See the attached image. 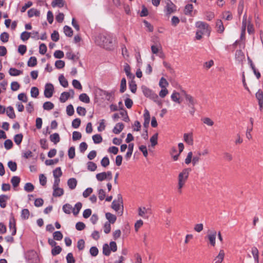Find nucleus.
Wrapping results in <instances>:
<instances>
[{
	"instance_id": "f257e3e1",
	"label": "nucleus",
	"mask_w": 263,
	"mask_h": 263,
	"mask_svg": "<svg viewBox=\"0 0 263 263\" xmlns=\"http://www.w3.org/2000/svg\"><path fill=\"white\" fill-rule=\"evenodd\" d=\"M113 38L111 35L107 33L99 34L95 37V41L98 46L110 50L113 47Z\"/></svg>"
},
{
	"instance_id": "f03ea898",
	"label": "nucleus",
	"mask_w": 263,
	"mask_h": 263,
	"mask_svg": "<svg viewBox=\"0 0 263 263\" xmlns=\"http://www.w3.org/2000/svg\"><path fill=\"white\" fill-rule=\"evenodd\" d=\"M195 26L197 28L196 33V39L197 40H200L202 36L204 35L208 36L210 35L211 28L207 23L199 21L196 23Z\"/></svg>"
},
{
	"instance_id": "7ed1b4c3",
	"label": "nucleus",
	"mask_w": 263,
	"mask_h": 263,
	"mask_svg": "<svg viewBox=\"0 0 263 263\" xmlns=\"http://www.w3.org/2000/svg\"><path fill=\"white\" fill-rule=\"evenodd\" d=\"M123 210V199L121 194H118L117 199L114 200L111 204V208L116 211H118L120 208Z\"/></svg>"
},
{
	"instance_id": "20e7f679",
	"label": "nucleus",
	"mask_w": 263,
	"mask_h": 263,
	"mask_svg": "<svg viewBox=\"0 0 263 263\" xmlns=\"http://www.w3.org/2000/svg\"><path fill=\"white\" fill-rule=\"evenodd\" d=\"M142 89L143 93L145 97L149 98L154 101H156V100L158 98V96L156 93L146 86H142Z\"/></svg>"
},
{
	"instance_id": "39448f33",
	"label": "nucleus",
	"mask_w": 263,
	"mask_h": 263,
	"mask_svg": "<svg viewBox=\"0 0 263 263\" xmlns=\"http://www.w3.org/2000/svg\"><path fill=\"white\" fill-rule=\"evenodd\" d=\"M96 178L99 181L105 180H110L112 179V173L110 171L102 172L96 175Z\"/></svg>"
},
{
	"instance_id": "423d86ee",
	"label": "nucleus",
	"mask_w": 263,
	"mask_h": 263,
	"mask_svg": "<svg viewBox=\"0 0 263 263\" xmlns=\"http://www.w3.org/2000/svg\"><path fill=\"white\" fill-rule=\"evenodd\" d=\"M151 214L152 210L150 208L146 209L145 207H139L138 208V215L143 218L148 219Z\"/></svg>"
},
{
	"instance_id": "0eeeda50",
	"label": "nucleus",
	"mask_w": 263,
	"mask_h": 263,
	"mask_svg": "<svg viewBox=\"0 0 263 263\" xmlns=\"http://www.w3.org/2000/svg\"><path fill=\"white\" fill-rule=\"evenodd\" d=\"M191 171V168H186L182 170L181 172L179 174L178 180L186 182L189 175L190 172Z\"/></svg>"
},
{
	"instance_id": "6e6552de",
	"label": "nucleus",
	"mask_w": 263,
	"mask_h": 263,
	"mask_svg": "<svg viewBox=\"0 0 263 263\" xmlns=\"http://www.w3.org/2000/svg\"><path fill=\"white\" fill-rule=\"evenodd\" d=\"M53 91V85L51 83L46 84L44 92L45 97L48 98H51L52 96Z\"/></svg>"
},
{
	"instance_id": "1a4fd4ad",
	"label": "nucleus",
	"mask_w": 263,
	"mask_h": 263,
	"mask_svg": "<svg viewBox=\"0 0 263 263\" xmlns=\"http://www.w3.org/2000/svg\"><path fill=\"white\" fill-rule=\"evenodd\" d=\"M185 99L187 102V104L190 107H193L196 104L197 101L192 96L185 93Z\"/></svg>"
},
{
	"instance_id": "9d476101",
	"label": "nucleus",
	"mask_w": 263,
	"mask_h": 263,
	"mask_svg": "<svg viewBox=\"0 0 263 263\" xmlns=\"http://www.w3.org/2000/svg\"><path fill=\"white\" fill-rule=\"evenodd\" d=\"M217 233L215 231H212L207 236L211 246L214 247L216 244V236Z\"/></svg>"
},
{
	"instance_id": "9b49d317",
	"label": "nucleus",
	"mask_w": 263,
	"mask_h": 263,
	"mask_svg": "<svg viewBox=\"0 0 263 263\" xmlns=\"http://www.w3.org/2000/svg\"><path fill=\"white\" fill-rule=\"evenodd\" d=\"M183 140L189 145H192L193 144V134L192 133L184 134Z\"/></svg>"
},
{
	"instance_id": "f8f14e48",
	"label": "nucleus",
	"mask_w": 263,
	"mask_h": 263,
	"mask_svg": "<svg viewBox=\"0 0 263 263\" xmlns=\"http://www.w3.org/2000/svg\"><path fill=\"white\" fill-rule=\"evenodd\" d=\"M53 193L52 195L54 197H61L64 194V190L63 189L57 187H52Z\"/></svg>"
},
{
	"instance_id": "ddd939ff",
	"label": "nucleus",
	"mask_w": 263,
	"mask_h": 263,
	"mask_svg": "<svg viewBox=\"0 0 263 263\" xmlns=\"http://www.w3.org/2000/svg\"><path fill=\"white\" fill-rule=\"evenodd\" d=\"M166 14L168 15L171 14L176 11V7L174 4L171 2L168 3L165 7Z\"/></svg>"
},
{
	"instance_id": "4468645a",
	"label": "nucleus",
	"mask_w": 263,
	"mask_h": 263,
	"mask_svg": "<svg viewBox=\"0 0 263 263\" xmlns=\"http://www.w3.org/2000/svg\"><path fill=\"white\" fill-rule=\"evenodd\" d=\"M225 253L223 250H220L218 255L215 258V263H222L224 259Z\"/></svg>"
},
{
	"instance_id": "2eb2a0df",
	"label": "nucleus",
	"mask_w": 263,
	"mask_h": 263,
	"mask_svg": "<svg viewBox=\"0 0 263 263\" xmlns=\"http://www.w3.org/2000/svg\"><path fill=\"white\" fill-rule=\"evenodd\" d=\"M143 116L144 119L143 125L144 127H147L148 126L150 121V114L147 109H145Z\"/></svg>"
},
{
	"instance_id": "dca6fc26",
	"label": "nucleus",
	"mask_w": 263,
	"mask_h": 263,
	"mask_svg": "<svg viewBox=\"0 0 263 263\" xmlns=\"http://www.w3.org/2000/svg\"><path fill=\"white\" fill-rule=\"evenodd\" d=\"M9 199L7 195H0V206L2 208H5L6 206V201Z\"/></svg>"
},
{
	"instance_id": "f3484780",
	"label": "nucleus",
	"mask_w": 263,
	"mask_h": 263,
	"mask_svg": "<svg viewBox=\"0 0 263 263\" xmlns=\"http://www.w3.org/2000/svg\"><path fill=\"white\" fill-rule=\"evenodd\" d=\"M40 12L35 8H31L28 11V15L29 17H32L34 16H40Z\"/></svg>"
},
{
	"instance_id": "a211bd4d",
	"label": "nucleus",
	"mask_w": 263,
	"mask_h": 263,
	"mask_svg": "<svg viewBox=\"0 0 263 263\" xmlns=\"http://www.w3.org/2000/svg\"><path fill=\"white\" fill-rule=\"evenodd\" d=\"M124 124L122 123H117L113 128V132L116 134H119L123 129Z\"/></svg>"
},
{
	"instance_id": "6ab92c4d",
	"label": "nucleus",
	"mask_w": 263,
	"mask_h": 263,
	"mask_svg": "<svg viewBox=\"0 0 263 263\" xmlns=\"http://www.w3.org/2000/svg\"><path fill=\"white\" fill-rule=\"evenodd\" d=\"M67 184L71 190H73L76 188L77 184V181L74 178H70L68 180Z\"/></svg>"
},
{
	"instance_id": "aec40b11",
	"label": "nucleus",
	"mask_w": 263,
	"mask_h": 263,
	"mask_svg": "<svg viewBox=\"0 0 263 263\" xmlns=\"http://www.w3.org/2000/svg\"><path fill=\"white\" fill-rule=\"evenodd\" d=\"M105 216H106V219L108 220L109 222L108 223H114L115 222L116 219H117V217L116 216L110 213H106V214H105Z\"/></svg>"
},
{
	"instance_id": "412c9836",
	"label": "nucleus",
	"mask_w": 263,
	"mask_h": 263,
	"mask_svg": "<svg viewBox=\"0 0 263 263\" xmlns=\"http://www.w3.org/2000/svg\"><path fill=\"white\" fill-rule=\"evenodd\" d=\"M9 74L11 76H17L23 73V71L15 68H10L9 70Z\"/></svg>"
},
{
	"instance_id": "4be33fe9",
	"label": "nucleus",
	"mask_w": 263,
	"mask_h": 263,
	"mask_svg": "<svg viewBox=\"0 0 263 263\" xmlns=\"http://www.w3.org/2000/svg\"><path fill=\"white\" fill-rule=\"evenodd\" d=\"M7 115L11 119H14L15 118V115L13 108L12 106H9L7 107L6 110Z\"/></svg>"
},
{
	"instance_id": "5701e85b",
	"label": "nucleus",
	"mask_w": 263,
	"mask_h": 263,
	"mask_svg": "<svg viewBox=\"0 0 263 263\" xmlns=\"http://www.w3.org/2000/svg\"><path fill=\"white\" fill-rule=\"evenodd\" d=\"M193 9L192 4H187L185 6L184 13L185 15H191Z\"/></svg>"
},
{
	"instance_id": "b1692460",
	"label": "nucleus",
	"mask_w": 263,
	"mask_h": 263,
	"mask_svg": "<svg viewBox=\"0 0 263 263\" xmlns=\"http://www.w3.org/2000/svg\"><path fill=\"white\" fill-rule=\"evenodd\" d=\"M63 210L66 214H69L71 211L73 212V208L70 204L66 203L63 206Z\"/></svg>"
},
{
	"instance_id": "393cba45",
	"label": "nucleus",
	"mask_w": 263,
	"mask_h": 263,
	"mask_svg": "<svg viewBox=\"0 0 263 263\" xmlns=\"http://www.w3.org/2000/svg\"><path fill=\"white\" fill-rule=\"evenodd\" d=\"M50 140L54 144L58 143L60 140L59 135L58 133H54L51 135L50 136Z\"/></svg>"
},
{
	"instance_id": "a878e982",
	"label": "nucleus",
	"mask_w": 263,
	"mask_h": 263,
	"mask_svg": "<svg viewBox=\"0 0 263 263\" xmlns=\"http://www.w3.org/2000/svg\"><path fill=\"white\" fill-rule=\"evenodd\" d=\"M124 70L127 77L129 78H134V76L130 72V67L128 64H125L124 66Z\"/></svg>"
},
{
	"instance_id": "bb28decb",
	"label": "nucleus",
	"mask_w": 263,
	"mask_h": 263,
	"mask_svg": "<svg viewBox=\"0 0 263 263\" xmlns=\"http://www.w3.org/2000/svg\"><path fill=\"white\" fill-rule=\"evenodd\" d=\"M134 146V145L133 143H130L128 144V151L125 155V158L126 159H128L130 158L133 152Z\"/></svg>"
},
{
	"instance_id": "cd10ccee",
	"label": "nucleus",
	"mask_w": 263,
	"mask_h": 263,
	"mask_svg": "<svg viewBox=\"0 0 263 263\" xmlns=\"http://www.w3.org/2000/svg\"><path fill=\"white\" fill-rule=\"evenodd\" d=\"M79 100L85 103H89L90 102L89 97L85 93H82L79 96Z\"/></svg>"
},
{
	"instance_id": "c85d7f7f",
	"label": "nucleus",
	"mask_w": 263,
	"mask_h": 263,
	"mask_svg": "<svg viewBox=\"0 0 263 263\" xmlns=\"http://www.w3.org/2000/svg\"><path fill=\"white\" fill-rule=\"evenodd\" d=\"M59 80L61 85L64 87H67L68 86L67 80L65 78L63 74H61L59 77Z\"/></svg>"
},
{
	"instance_id": "c756f323",
	"label": "nucleus",
	"mask_w": 263,
	"mask_h": 263,
	"mask_svg": "<svg viewBox=\"0 0 263 263\" xmlns=\"http://www.w3.org/2000/svg\"><path fill=\"white\" fill-rule=\"evenodd\" d=\"M82 206V204L80 202H77L74 207L73 208V214L74 215H77L79 213L80 210L81 209Z\"/></svg>"
},
{
	"instance_id": "7c9ffc66",
	"label": "nucleus",
	"mask_w": 263,
	"mask_h": 263,
	"mask_svg": "<svg viewBox=\"0 0 263 263\" xmlns=\"http://www.w3.org/2000/svg\"><path fill=\"white\" fill-rule=\"evenodd\" d=\"M20 178L18 176H13L11 179V182L14 187H17L20 182Z\"/></svg>"
},
{
	"instance_id": "2f4dec72",
	"label": "nucleus",
	"mask_w": 263,
	"mask_h": 263,
	"mask_svg": "<svg viewBox=\"0 0 263 263\" xmlns=\"http://www.w3.org/2000/svg\"><path fill=\"white\" fill-rule=\"evenodd\" d=\"M64 32L65 34L68 37H71L73 35V30L68 26H65L64 27Z\"/></svg>"
},
{
	"instance_id": "473e14b6",
	"label": "nucleus",
	"mask_w": 263,
	"mask_h": 263,
	"mask_svg": "<svg viewBox=\"0 0 263 263\" xmlns=\"http://www.w3.org/2000/svg\"><path fill=\"white\" fill-rule=\"evenodd\" d=\"M87 169L91 172H93L96 170L97 168V164L92 161H89L87 163Z\"/></svg>"
},
{
	"instance_id": "72a5a7b5",
	"label": "nucleus",
	"mask_w": 263,
	"mask_h": 263,
	"mask_svg": "<svg viewBox=\"0 0 263 263\" xmlns=\"http://www.w3.org/2000/svg\"><path fill=\"white\" fill-rule=\"evenodd\" d=\"M37 64V60L35 57H31L27 62L29 67H34Z\"/></svg>"
},
{
	"instance_id": "f704fd0d",
	"label": "nucleus",
	"mask_w": 263,
	"mask_h": 263,
	"mask_svg": "<svg viewBox=\"0 0 263 263\" xmlns=\"http://www.w3.org/2000/svg\"><path fill=\"white\" fill-rule=\"evenodd\" d=\"M216 26L218 32L222 33L224 31V27L221 20H218L217 21Z\"/></svg>"
},
{
	"instance_id": "c9c22d12",
	"label": "nucleus",
	"mask_w": 263,
	"mask_h": 263,
	"mask_svg": "<svg viewBox=\"0 0 263 263\" xmlns=\"http://www.w3.org/2000/svg\"><path fill=\"white\" fill-rule=\"evenodd\" d=\"M9 38V34L6 32H4L1 33L0 35V40L3 43H7L8 42Z\"/></svg>"
},
{
	"instance_id": "e433bc0d",
	"label": "nucleus",
	"mask_w": 263,
	"mask_h": 263,
	"mask_svg": "<svg viewBox=\"0 0 263 263\" xmlns=\"http://www.w3.org/2000/svg\"><path fill=\"white\" fill-rule=\"evenodd\" d=\"M51 5L53 7L57 6L62 8L64 6L63 0H54L51 3Z\"/></svg>"
},
{
	"instance_id": "4c0bfd02",
	"label": "nucleus",
	"mask_w": 263,
	"mask_h": 263,
	"mask_svg": "<svg viewBox=\"0 0 263 263\" xmlns=\"http://www.w3.org/2000/svg\"><path fill=\"white\" fill-rule=\"evenodd\" d=\"M69 97V94L68 93V92L65 91L62 92L61 94L60 97V101L62 103L65 102L68 99Z\"/></svg>"
},
{
	"instance_id": "58836bf2",
	"label": "nucleus",
	"mask_w": 263,
	"mask_h": 263,
	"mask_svg": "<svg viewBox=\"0 0 263 263\" xmlns=\"http://www.w3.org/2000/svg\"><path fill=\"white\" fill-rule=\"evenodd\" d=\"M30 215L29 210L27 209H24L22 210L21 212V218L23 219L26 220L28 219Z\"/></svg>"
},
{
	"instance_id": "ea45409f",
	"label": "nucleus",
	"mask_w": 263,
	"mask_h": 263,
	"mask_svg": "<svg viewBox=\"0 0 263 263\" xmlns=\"http://www.w3.org/2000/svg\"><path fill=\"white\" fill-rule=\"evenodd\" d=\"M179 96H180V95L178 92L174 91L173 93L171 95V99L174 102H175L176 103L180 104V101L179 100Z\"/></svg>"
},
{
	"instance_id": "a19ab883",
	"label": "nucleus",
	"mask_w": 263,
	"mask_h": 263,
	"mask_svg": "<svg viewBox=\"0 0 263 263\" xmlns=\"http://www.w3.org/2000/svg\"><path fill=\"white\" fill-rule=\"evenodd\" d=\"M111 250L108 244L105 243L103 246V253L106 256H109L110 254Z\"/></svg>"
},
{
	"instance_id": "79ce46f5",
	"label": "nucleus",
	"mask_w": 263,
	"mask_h": 263,
	"mask_svg": "<svg viewBox=\"0 0 263 263\" xmlns=\"http://www.w3.org/2000/svg\"><path fill=\"white\" fill-rule=\"evenodd\" d=\"M43 107L45 110H50L53 108L54 104L51 102L47 101L44 103Z\"/></svg>"
},
{
	"instance_id": "37998d69",
	"label": "nucleus",
	"mask_w": 263,
	"mask_h": 263,
	"mask_svg": "<svg viewBox=\"0 0 263 263\" xmlns=\"http://www.w3.org/2000/svg\"><path fill=\"white\" fill-rule=\"evenodd\" d=\"M92 138L93 142L96 144L100 143L103 140L102 136L100 134L94 135Z\"/></svg>"
},
{
	"instance_id": "c03bdc74",
	"label": "nucleus",
	"mask_w": 263,
	"mask_h": 263,
	"mask_svg": "<svg viewBox=\"0 0 263 263\" xmlns=\"http://www.w3.org/2000/svg\"><path fill=\"white\" fill-rule=\"evenodd\" d=\"M126 89V81L125 78H123L122 79L120 84V91L121 93L124 92Z\"/></svg>"
},
{
	"instance_id": "a18cd8bd",
	"label": "nucleus",
	"mask_w": 263,
	"mask_h": 263,
	"mask_svg": "<svg viewBox=\"0 0 263 263\" xmlns=\"http://www.w3.org/2000/svg\"><path fill=\"white\" fill-rule=\"evenodd\" d=\"M62 251V248L59 246H55L51 250V254L53 256L59 254Z\"/></svg>"
},
{
	"instance_id": "49530a36",
	"label": "nucleus",
	"mask_w": 263,
	"mask_h": 263,
	"mask_svg": "<svg viewBox=\"0 0 263 263\" xmlns=\"http://www.w3.org/2000/svg\"><path fill=\"white\" fill-rule=\"evenodd\" d=\"M54 178H60L62 175V172L60 167L56 168L53 171Z\"/></svg>"
},
{
	"instance_id": "de8ad7c7",
	"label": "nucleus",
	"mask_w": 263,
	"mask_h": 263,
	"mask_svg": "<svg viewBox=\"0 0 263 263\" xmlns=\"http://www.w3.org/2000/svg\"><path fill=\"white\" fill-rule=\"evenodd\" d=\"M120 114L123 118V120L126 122L129 121V118L127 115V112L125 109H122L120 111Z\"/></svg>"
},
{
	"instance_id": "09e8293b",
	"label": "nucleus",
	"mask_w": 263,
	"mask_h": 263,
	"mask_svg": "<svg viewBox=\"0 0 263 263\" xmlns=\"http://www.w3.org/2000/svg\"><path fill=\"white\" fill-rule=\"evenodd\" d=\"M23 135L22 134H16L14 136V141L17 145H20L22 141Z\"/></svg>"
},
{
	"instance_id": "8fccbe9b",
	"label": "nucleus",
	"mask_w": 263,
	"mask_h": 263,
	"mask_svg": "<svg viewBox=\"0 0 263 263\" xmlns=\"http://www.w3.org/2000/svg\"><path fill=\"white\" fill-rule=\"evenodd\" d=\"M158 134H155L151 138L150 142L151 143L152 146L154 147L158 143Z\"/></svg>"
},
{
	"instance_id": "3c124183",
	"label": "nucleus",
	"mask_w": 263,
	"mask_h": 263,
	"mask_svg": "<svg viewBox=\"0 0 263 263\" xmlns=\"http://www.w3.org/2000/svg\"><path fill=\"white\" fill-rule=\"evenodd\" d=\"M8 166L12 172H15L17 170V164L16 162L12 161H10L8 162Z\"/></svg>"
},
{
	"instance_id": "603ef678",
	"label": "nucleus",
	"mask_w": 263,
	"mask_h": 263,
	"mask_svg": "<svg viewBox=\"0 0 263 263\" xmlns=\"http://www.w3.org/2000/svg\"><path fill=\"white\" fill-rule=\"evenodd\" d=\"M53 237L54 239L60 241L63 238V234L61 231H56L53 233Z\"/></svg>"
},
{
	"instance_id": "864d4df0",
	"label": "nucleus",
	"mask_w": 263,
	"mask_h": 263,
	"mask_svg": "<svg viewBox=\"0 0 263 263\" xmlns=\"http://www.w3.org/2000/svg\"><path fill=\"white\" fill-rule=\"evenodd\" d=\"M256 98L258 102H263V90L259 89L256 93Z\"/></svg>"
},
{
	"instance_id": "5fc2aeb1",
	"label": "nucleus",
	"mask_w": 263,
	"mask_h": 263,
	"mask_svg": "<svg viewBox=\"0 0 263 263\" xmlns=\"http://www.w3.org/2000/svg\"><path fill=\"white\" fill-rule=\"evenodd\" d=\"M31 96L33 98H36L39 96V89L36 87H33L30 91Z\"/></svg>"
},
{
	"instance_id": "6e6d98bb",
	"label": "nucleus",
	"mask_w": 263,
	"mask_h": 263,
	"mask_svg": "<svg viewBox=\"0 0 263 263\" xmlns=\"http://www.w3.org/2000/svg\"><path fill=\"white\" fill-rule=\"evenodd\" d=\"M31 33L28 32L27 31H24L22 32L21 34V39L23 41H27L30 37Z\"/></svg>"
},
{
	"instance_id": "4d7b16f0",
	"label": "nucleus",
	"mask_w": 263,
	"mask_h": 263,
	"mask_svg": "<svg viewBox=\"0 0 263 263\" xmlns=\"http://www.w3.org/2000/svg\"><path fill=\"white\" fill-rule=\"evenodd\" d=\"M34 186L31 183H26L24 186V190L28 192H30L33 191L34 190Z\"/></svg>"
},
{
	"instance_id": "13d9d810",
	"label": "nucleus",
	"mask_w": 263,
	"mask_h": 263,
	"mask_svg": "<svg viewBox=\"0 0 263 263\" xmlns=\"http://www.w3.org/2000/svg\"><path fill=\"white\" fill-rule=\"evenodd\" d=\"M159 86L161 88H165L168 85V83L163 77L161 78L159 83Z\"/></svg>"
},
{
	"instance_id": "bf43d9fd",
	"label": "nucleus",
	"mask_w": 263,
	"mask_h": 263,
	"mask_svg": "<svg viewBox=\"0 0 263 263\" xmlns=\"http://www.w3.org/2000/svg\"><path fill=\"white\" fill-rule=\"evenodd\" d=\"M55 66L58 69L63 68L65 66V62L62 60H57L55 62Z\"/></svg>"
},
{
	"instance_id": "052dcab7",
	"label": "nucleus",
	"mask_w": 263,
	"mask_h": 263,
	"mask_svg": "<svg viewBox=\"0 0 263 263\" xmlns=\"http://www.w3.org/2000/svg\"><path fill=\"white\" fill-rule=\"evenodd\" d=\"M74 108L73 106L71 104L68 105L66 107V112L67 114L71 116L73 115L74 114Z\"/></svg>"
},
{
	"instance_id": "680f3d73",
	"label": "nucleus",
	"mask_w": 263,
	"mask_h": 263,
	"mask_svg": "<svg viewBox=\"0 0 263 263\" xmlns=\"http://www.w3.org/2000/svg\"><path fill=\"white\" fill-rule=\"evenodd\" d=\"M77 112L80 116H84L86 115V109L84 107L78 106L77 108Z\"/></svg>"
},
{
	"instance_id": "e2e57ef3",
	"label": "nucleus",
	"mask_w": 263,
	"mask_h": 263,
	"mask_svg": "<svg viewBox=\"0 0 263 263\" xmlns=\"http://www.w3.org/2000/svg\"><path fill=\"white\" fill-rule=\"evenodd\" d=\"M47 51V47L46 45L44 43H42L40 44L39 47V52L40 54L44 55L46 53Z\"/></svg>"
},
{
	"instance_id": "0e129e2a",
	"label": "nucleus",
	"mask_w": 263,
	"mask_h": 263,
	"mask_svg": "<svg viewBox=\"0 0 263 263\" xmlns=\"http://www.w3.org/2000/svg\"><path fill=\"white\" fill-rule=\"evenodd\" d=\"M72 84L75 88H76L77 89H79V90H82V86L80 82L78 80H73L72 81Z\"/></svg>"
},
{
	"instance_id": "69168bd1",
	"label": "nucleus",
	"mask_w": 263,
	"mask_h": 263,
	"mask_svg": "<svg viewBox=\"0 0 263 263\" xmlns=\"http://www.w3.org/2000/svg\"><path fill=\"white\" fill-rule=\"evenodd\" d=\"M68 155L70 159H73L75 157V148L73 146L70 147L69 148Z\"/></svg>"
},
{
	"instance_id": "338daca9",
	"label": "nucleus",
	"mask_w": 263,
	"mask_h": 263,
	"mask_svg": "<svg viewBox=\"0 0 263 263\" xmlns=\"http://www.w3.org/2000/svg\"><path fill=\"white\" fill-rule=\"evenodd\" d=\"M66 260L67 263H74L76 261L75 259L73 256L72 253H69L66 256Z\"/></svg>"
},
{
	"instance_id": "774afa93",
	"label": "nucleus",
	"mask_w": 263,
	"mask_h": 263,
	"mask_svg": "<svg viewBox=\"0 0 263 263\" xmlns=\"http://www.w3.org/2000/svg\"><path fill=\"white\" fill-rule=\"evenodd\" d=\"M4 146L6 149H10L13 146V142L10 139L6 140L4 142Z\"/></svg>"
}]
</instances>
